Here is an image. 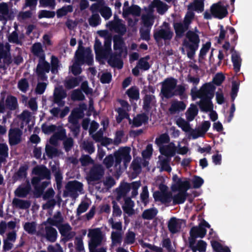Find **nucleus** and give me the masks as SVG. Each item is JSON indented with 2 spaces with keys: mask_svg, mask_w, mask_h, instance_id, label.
<instances>
[{
  "mask_svg": "<svg viewBox=\"0 0 252 252\" xmlns=\"http://www.w3.org/2000/svg\"><path fill=\"white\" fill-rule=\"evenodd\" d=\"M125 204L122 208L124 212L129 216L132 215L134 213L133 207L134 206V202L130 197H125L124 198Z\"/></svg>",
  "mask_w": 252,
  "mask_h": 252,
  "instance_id": "obj_31",
  "label": "nucleus"
},
{
  "mask_svg": "<svg viewBox=\"0 0 252 252\" xmlns=\"http://www.w3.org/2000/svg\"><path fill=\"white\" fill-rule=\"evenodd\" d=\"M78 48L75 54L76 63H85V58L86 57V49L83 46V41L80 40L78 42Z\"/></svg>",
  "mask_w": 252,
  "mask_h": 252,
  "instance_id": "obj_15",
  "label": "nucleus"
},
{
  "mask_svg": "<svg viewBox=\"0 0 252 252\" xmlns=\"http://www.w3.org/2000/svg\"><path fill=\"white\" fill-rule=\"evenodd\" d=\"M113 40L114 50L115 51L118 50L119 52L122 51V53H123V47L125 45V42L124 41L123 36L115 34L113 37Z\"/></svg>",
  "mask_w": 252,
  "mask_h": 252,
  "instance_id": "obj_24",
  "label": "nucleus"
},
{
  "mask_svg": "<svg viewBox=\"0 0 252 252\" xmlns=\"http://www.w3.org/2000/svg\"><path fill=\"white\" fill-rule=\"evenodd\" d=\"M161 84V93L162 95L167 99L171 98L173 92L177 85V80L173 77H168L165 79Z\"/></svg>",
  "mask_w": 252,
  "mask_h": 252,
  "instance_id": "obj_2",
  "label": "nucleus"
},
{
  "mask_svg": "<svg viewBox=\"0 0 252 252\" xmlns=\"http://www.w3.org/2000/svg\"><path fill=\"white\" fill-rule=\"evenodd\" d=\"M29 87V84L26 78H22L18 83V88L22 92L26 93Z\"/></svg>",
  "mask_w": 252,
  "mask_h": 252,
  "instance_id": "obj_57",
  "label": "nucleus"
},
{
  "mask_svg": "<svg viewBox=\"0 0 252 252\" xmlns=\"http://www.w3.org/2000/svg\"><path fill=\"white\" fill-rule=\"evenodd\" d=\"M225 76L222 73H218L214 77L212 82L214 84L219 86L225 80Z\"/></svg>",
  "mask_w": 252,
  "mask_h": 252,
  "instance_id": "obj_64",
  "label": "nucleus"
},
{
  "mask_svg": "<svg viewBox=\"0 0 252 252\" xmlns=\"http://www.w3.org/2000/svg\"><path fill=\"white\" fill-rule=\"evenodd\" d=\"M28 169V166L27 165L21 166L17 172L15 173V175L18 179H23L26 178L27 175V171Z\"/></svg>",
  "mask_w": 252,
  "mask_h": 252,
  "instance_id": "obj_56",
  "label": "nucleus"
},
{
  "mask_svg": "<svg viewBox=\"0 0 252 252\" xmlns=\"http://www.w3.org/2000/svg\"><path fill=\"white\" fill-rule=\"evenodd\" d=\"M158 213V210L155 208L146 209L143 212L142 217L144 220H151L157 216Z\"/></svg>",
  "mask_w": 252,
  "mask_h": 252,
  "instance_id": "obj_38",
  "label": "nucleus"
},
{
  "mask_svg": "<svg viewBox=\"0 0 252 252\" xmlns=\"http://www.w3.org/2000/svg\"><path fill=\"white\" fill-rule=\"evenodd\" d=\"M206 232L207 230L205 228L199 225L198 226H195L191 228L189 234H191L195 238L200 237L203 238L206 235Z\"/></svg>",
  "mask_w": 252,
  "mask_h": 252,
  "instance_id": "obj_28",
  "label": "nucleus"
},
{
  "mask_svg": "<svg viewBox=\"0 0 252 252\" xmlns=\"http://www.w3.org/2000/svg\"><path fill=\"white\" fill-rule=\"evenodd\" d=\"M65 189L70 193L71 196H75L77 195V191L81 192L83 190V184L76 180L69 181L65 186Z\"/></svg>",
  "mask_w": 252,
  "mask_h": 252,
  "instance_id": "obj_10",
  "label": "nucleus"
},
{
  "mask_svg": "<svg viewBox=\"0 0 252 252\" xmlns=\"http://www.w3.org/2000/svg\"><path fill=\"white\" fill-rule=\"evenodd\" d=\"M110 29L113 30L118 35L123 36L126 32V26L121 22V20L118 19L116 22L111 21L109 22Z\"/></svg>",
  "mask_w": 252,
  "mask_h": 252,
  "instance_id": "obj_16",
  "label": "nucleus"
},
{
  "mask_svg": "<svg viewBox=\"0 0 252 252\" xmlns=\"http://www.w3.org/2000/svg\"><path fill=\"white\" fill-rule=\"evenodd\" d=\"M104 170L100 164H95L91 168L88 176V180L91 182L98 181L103 177Z\"/></svg>",
  "mask_w": 252,
  "mask_h": 252,
  "instance_id": "obj_5",
  "label": "nucleus"
},
{
  "mask_svg": "<svg viewBox=\"0 0 252 252\" xmlns=\"http://www.w3.org/2000/svg\"><path fill=\"white\" fill-rule=\"evenodd\" d=\"M148 114L145 112V113L137 114L133 119V126L134 127H139L141 126L143 124L147 123L149 120Z\"/></svg>",
  "mask_w": 252,
  "mask_h": 252,
  "instance_id": "obj_26",
  "label": "nucleus"
},
{
  "mask_svg": "<svg viewBox=\"0 0 252 252\" xmlns=\"http://www.w3.org/2000/svg\"><path fill=\"white\" fill-rule=\"evenodd\" d=\"M187 190H181L173 197V205L181 204L185 202L188 193Z\"/></svg>",
  "mask_w": 252,
  "mask_h": 252,
  "instance_id": "obj_29",
  "label": "nucleus"
},
{
  "mask_svg": "<svg viewBox=\"0 0 252 252\" xmlns=\"http://www.w3.org/2000/svg\"><path fill=\"white\" fill-rule=\"evenodd\" d=\"M55 16V12L46 10H41L38 13V18L41 19L43 18H53Z\"/></svg>",
  "mask_w": 252,
  "mask_h": 252,
  "instance_id": "obj_63",
  "label": "nucleus"
},
{
  "mask_svg": "<svg viewBox=\"0 0 252 252\" xmlns=\"http://www.w3.org/2000/svg\"><path fill=\"white\" fill-rule=\"evenodd\" d=\"M94 50L96 55V59H104L103 48L101 41L97 38L95 39Z\"/></svg>",
  "mask_w": 252,
  "mask_h": 252,
  "instance_id": "obj_33",
  "label": "nucleus"
},
{
  "mask_svg": "<svg viewBox=\"0 0 252 252\" xmlns=\"http://www.w3.org/2000/svg\"><path fill=\"white\" fill-rule=\"evenodd\" d=\"M212 98H202L200 100L197 102L200 110L202 112H208L211 111L213 109V104L211 101Z\"/></svg>",
  "mask_w": 252,
  "mask_h": 252,
  "instance_id": "obj_17",
  "label": "nucleus"
},
{
  "mask_svg": "<svg viewBox=\"0 0 252 252\" xmlns=\"http://www.w3.org/2000/svg\"><path fill=\"white\" fill-rule=\"evenodd\" d=\"M22 131L19 128H10L8 133V141L11 146H15L20 143Z\"/></svg>",
  "mask_w": 252,
  "mask_h": 252,
  "instance_id": "obj_9",
  "label": "nucleus"
},
{
  "mask_svg": "<svg viewBox=\"0 0 252 252\" xmlns=\"http://www.w3.org/2000/svg\"><path fill=\"white\" fill-rule=\"evenodd\" d=\"M131 189L130 184L128 183H121L119 188L116 189L117 196L116 199L119 201L122 197H127L126 194Z\"/></svg>",
  "mask_w": 252,
  "mask_h": 252,
  "instance_id": "obj_18",
  "label": "nucleus"
},
{
  "mask_svg": "<svg viewBox=\"0 0 252 252\" xmlns=\"http://www.w3.org/2000/svg\"><path fill=\"white\" fill-rule=\"evenodd\" d=\"M141 19L144 26L147 28H151L154 22V16L151 13L142 15Z\"/></svg>",
  "mask_w": 252,
  "mask_h": 252,
  "instance_id": "obj_46",
  "label": "nucleus"
},
{
  "mask_svg": "<svg viewBox=\"0 0 252 252\" xmlns=\"http://www.w3.org/2000/svg\"><path fill=\"white\" fill-rule=\"evenodd\" d=\"M122 52H115L114 53L111 52L109 55L107 60L108 63L113 67H118L119 69H121L123 66V62L121 60L122 56Z\"/></svg>",
  "mask_w": 252,
  "mask_h": 252,
  "instance_id": "obj_8",
  "label": "nucleus"
},
{
  "mask_svg": "<svg viewBox=\"0 0 252 252\" xmlns=\"http://www.w3.org/2000/svg\"><path fill=\"white\" fill-rule=\"evenodd\" d=\"M32 52L33 55L38 57L39 59L43 56L45 57L44 50H43L40 43H35L32 45Z\"/></svg>",
  "mask_w": 252,
  "mask_h": 252,
  "instance_id": "obj_37",
  "label": "nucleus"
},
{
  "mask_svg": "<svg viewBox=\"0 0 252 252\" xmlns=\"http://www.w3.org/2000/svg\"><path fill=\"white\" fill-rule=\"evenodd\" d=\"M8 40L9 42L17 45H22V41L19 39V35L15 31H13L8 36Z\"/></svg>",
  "mask_w": 252,
  "mask_h": 252,
  "instance_id": "obj_50",
  "label": "nucleus"
},
{
  "mask_svg": "<svg viewBox=\"0 0 252 252\" xmlns=\"http://www.w3.org/2000/svg\"><path fill=\"white\" fill-rule=\"evenodd\" d=\"M190 188L189 182V181H182L181 179L178 180L176 184H174L172 186V189L173 191L188 190Z\"/></svg>",
  "mask_w": 252,
  "mask_h": 252,
  "instance_id": "obj_25",
  "label": "nucleus"
},
{
  "mask_svg": "<svg viewBox=\"0 0 252 252\" xmlns=\"http://www.w3.org/2000/svg\"><path fill=\"white\" fill-rule=\"evenodd\" d=\"M173 28L175 30L176 37L181 38L184 35L185 32L187 31L189 27L183 23L174 22Z\"/></svg>",
  "mask_w": 252,
  "mask_h": 252,
  "instance_id": "obj_21",
  "label": "nucleus"
},
{
  "mask_svg": "<svg viewBox=\"0 0 252 252\" xmlns=\"http://www.w3.org/2000/svg\"><path fill=\"white\" fill-rule=\"evenodd\" d=\"M160 154L167 158H171L174 157L176 152V148L173 144V146L169 145L163 146L159 148Z\"/></svg>",
  "mask_w": 252,
  "mask_h": 252,
  "instance_id": "obj_22",
  "label": "nucleus"
},
{
  "mask_svg": "<svg viewBox=\"0 0 252 252\" xmlns=\"http://www.w3.org/2000/svg\"><path fill=\"white\" fill-rule=\"evenodd\" d=\"M50 70V64L45 60V57L41 56L38 60L35 71L38 79L42 81H46L47 79L46 73H49Z\"/></svg>",
  "mask_w": 252,
  "mask_h": 252,
  "instance_id": "obj_3",
  "label": "nucleus"
},
{
  "mask_svg": "<svg viewBox=\"0 0 252 252\" xmlns=\"http://www.w3.org/2000/svg\"><path fill=\"white\" fill-rule=\"evenodd\" d=\"M100 13L101 16L106 20H108L112 15L111 8L107 6L104 5V4H103L101 8Z\"/></svg>",
  "mask_w": 252,
  "mask_h": 252,
  "instance_id": "obj_53",
  "label": "nucleus"
},
{
  "mask_svg": "<svg viewBox=\"0 0 252 252\" xmlns=\"http://www.w3.org/2000/svg\"><path fill=\"white\" fill-rule=\"evenodd\" d=\"M63 218L60 211H57L52 218H48L46 221L43 222V224L46 225L47 224L51 226L58 227L61 223H63Z\"/></svg>",
  "mask_w": 252,
  "mask_h": 252,
  "instance_id": "obj_14",
  "label": "nucleus"
},
{
  "mask_svg": "<svg viewBox=\"0 0 252 252\" xmlns=\"http://www.w3.org/2000/svg\"><path fill=\"white\" fill-rule=\"evenodd\" d=\"M59 67V60L58 58L55 56H52L50 65L51 72L53 74L58 73Z\"/></svg>",
  "mask_w": 252,
  "mask_h": 252,
  "instance_id": "obj_51",
  "label": "nucleus"
},
{
  "mask_svg": "<svg viewBox=\"0 0 252 252\" xmlns=\"http://www.w3.org/2000/svg\"><path fill=\"white\" fill-rule=\"evenodd\" d=\"M24 229L29 234H34L36 232V225L35 222H26L24 225Z\"/></svg>",
  "mask_w": 252,
  "mask_h": 252,
  "instance_id": "obj_55",
  "label": "nucleus"
},
{
  "mask_svg": "<svg viewBox=\"0 0 252 252\" xmlns=\"http://www.w3.org/2000/svg\"><path fill=\"white\" fill-rule=\"evenodd\" d=\"M81 81L82 78L80 77H72L65 81L64 86L68 90L72 89L78 86Z\"/></svg>",
  "mask_w": 252,
  "mask_h": 252,
  "instance_id": "obj_35",
  "label": "nucleus"
},
{
  "mask_svg": "<svg viewBox=\"0 0 252 252\" xmlns=\"http://www.w3.org/2000/svg\"><path fill=\"white\" fill-rule=\"evenodd\" d=\"M126 94L130 99L137 100L139 98V90L135 86H132L126 91Z\"/></svg>",
  "mask_w": 252,
  "mask_h": 252,
  "instance_id": "obj_41",
  "label": "nucleus"
},
{
  "mask_svg": "<svg viewBox=\"0 0 252 252\" xmlns=\"http://www.w3.org/2000/svg\"><path fill=\"white\" fill-rule=\"evenodd\" d=\"M31 187L28 185L24 187L18 188L15 191L16 196L19 197H25L30 192Z\"/></svg>",
  "mask_w": 252,
  "mask_h": 252,
  "instance_id": "obj_45",
  "label": "nucleus"
},
{
  "mask_svg": "<svg viewBox=\"0 0 252 252\" xmlns=\"http://www.w3.org/2000/svg\"><path fill=\"white\" fill-rule=\"evenodd\" d=\"M57 227L59 229L62 236H64L65 234L72 229L71 227L68 223L65 224L61 223V224Z\"/></svg>",
  "mask_w": 252,
  "mask_h": 252,
  "instance_id": "obj_62",
  "label": "nucleus"
},
{
  "mask_svg": "<svg viewBox=\"0 0 252 252\" xmlns=\"http://www.w3.org/2000/svg\"><path fill=\"white\" fill-rule=\"evenodd\" d=\"M153 7L157 8V12L160 14H163L167 10V5L160 0H154L151 3Z\"/></svg>",
  "mask_w": 252,
  "mask_h": 252,
  "instance_id": "obj_32",
  "label": "nucleus"
},
{
  "mask_svg": "<svg viewBox=\"0 0 252 252\" xmlns=\"http://www.w3.org/2000/svg\"><path fill=\"white\" fill-rule=\"evenodd\" d=\"M198 112V109L196 105L191 104L186 113L187 120L189 122L193 121L197 115Z\"/></svg>",
  "mask_w": 252,
  "mask_h": 252,
  "instance_id": "obj_34",
  "label": "nucleus"
},
{
  "mask_svg": "<svg viewBox=\"0 0 252 252\" xmlns=\"http://www.w3.org/2000/svg\"><path fill=\"white\" fill-rule=\"evenodd\" d=\"M204 3L202 0H194L188 6V9L195 11L197 12H202L204 11Z\"/></svg>",
  "mask_w": 252,
  "mask_h": 252,
  "instance_id": "obj_30",
  "label": "nucleus"
},
{
  "mask_svg": "<svg viewBox=\"0 0 252 252\" xmlns=\"http://www.w3.org/2000/svg\"><path fill=\"white\" fill-rule=\"evenodd\" d=\"M154 98H155V96L153 95L146 94L144 96L143 109L146 113H149L150 112L151 109V103Z\"/></svg>",
  "mask_w": 252,
  "mask_h": 252,
  "instance_id": "obj_39",
  "label": "nucleus"
},
{
  "mask_svg": "<svg viewBox=\"0 0 252 252\" xmlns=\"http://www.w3.org/2000/svg\"><path fill=\"white\" fill-rule=\"evenodd\" d=\"M45 152L50 158H52L54 157L58 156V150L56 148L48 144L45 147Z\"/></svg>",
  "mask_w": 252,
  "mask_h": 252,
  "instance_id": "obj_52",
  "label": "nucleus"
},
{
  "mask_svg": "<svg viewBox=\"0 0 252 252\" xmlns=\"http://www.w3.org/2000/svg\"><path fill=\"white\" fill-rule=\"evenodd\" d=\"M80 161L82 166H86L94 162V160L88 155H83L80 158Z\"/></svg>",
  "mask_w": 252,
  "mask_h": 252,
  "instance_id": "obj_58",
  "label": "nucleus"
},
{
  "mask_svg": "<svg viewBox=\"0 0 252 252\" xmlns=\"http://www.w3.org/2000/svg\"><path fill=\"white\" fill-rule=\"evenodd\" d=\"M153 151V149L152 145L151 144H148L147 145L146 149L142 152V157L144 159L150 158L152 156Z\"/></svg>",
  "mask_w": 252,
  "mask_h": 252,
  "instance_id": "obj_60",
  "label": "nucleus"
},
{
  "mask_svg": "<svg viewBox=\"0 0 252 252\" xmlns=\"http://www.w3.org/2000/svg\"><path fill=\"white\" fill-rule=\"evenodd\" d=\"M189 122V121H187L183 118L180 117L177 120L176 124L179 127L181 128L183 131L188 132L191 129Z\"/></svg>",
  "mask_w": 252,
  "mask_h": 252,
  "instance_id": "obj_43",
  "label": "nucleus"
},
{
  "mask_svg": "<svg viewBox=\"0 0 252 252\" xmlns=\"http://www.w3.org/2000/svg\"><path fill=\"white\" fill-rule=\"evenodd\" d=\"M173 34V32L171 30L161 29L154 32V38L157 42H159L161 39H163L165 41L170 40L172 38Z\"/></svg>",
  "mask_w": 252,
  "mask_h": 252,
  "instance_id": "obj_13",
  "label": "nucleus"
},
{
  "mask_svg": "<svg viewBox=\"0 0 252 252\" xmlns=\"http://www.w3.org/2000/svg\"><path fill=\"white\" fill-rule=\"evenodd\" d=\"M67 96V93L62 86L55 88L53 94V101L60 107H63L65 105L63 99Z\"/></svg>",
  "mask_w": 252,
  "mask_h": 252,
  "instance_id": "obj_6",
  "label": "nucleus"
},
{
  "mask_svg": "<svg viewBox=\"0 0 252 252\" xmlns=\"http://www.w3.org/2000/svg\"><path fill=\"white\" fill-rule=\"evenodd\" d=\"M211 12L212 15L215 18L221 19L228 14L227 8L222 5L220 2L214 3L211 6Z\"/></svg>",
  "mask_w": 252,
  "mask_h": 252,
  "instance_id": "obj_7",
  "label": "nucleus"
},
{
  "mask_svg": "<svg viewBox=\"0 0 252 252\" xmlns=\"http://www.w3.org/2000/svg\"><path fill=\"white\" fill-rule=\"evenodd\" d=\"M88 237L90 238L88 244L89 251L95 249L101 244L103 238L101 231L99 228L90 230Z\"/></svg>",
  "mask_w": 252,
  "mask_h": 252,
  "instance_id": "obj_4",
  "label": "nucleus"
},
{
  "mask_svg": "<svg viewBox=\"0 0 252 252\" xmlns=\"http://www.w3.org/2000/svg\"><path fill=\"white\" fill-rule=\"evenodd\" d=\"M178 223L177 219L175 217L171 218L168 222L169 231L172 234H175L178 232Z\"/></svg>",
  "mask_w": 252,
  "mask_h": 252,
  "instance_id": "obj_48",
  "label": "nucleus"
},
{
  "mask_svg": "<svg viewBox=\"0 0 252 252\" xmlns=\"http://www.w3.org/2000/svg\"><path fill=\"white\" fill-rule=\"evenodd\" d=\"M239 83H238L236 81H233L232 83V88L231 90V98L232 101H233L236 97L237 95V93L239 91Z\"/></svg>",
  "mask_w": 252,
  "mask_h": 252,
  "instance_id": "obj_59",
  "label": "nucleus"
},
{
  "mask_svg": "<svg viewBox=\"0 0 252 252\" xmlns=\"http://www.w3.org/2000/svg\"><path fill=\"white\" fill-rule=\"evenodd\" d=\"M73 11V6L71 5H65L57 10L56 14L58 18H61L67 15L69 12Z\"/></svg>",
  "mask_w": 252,
  "mask_h": 252,
  "instance_id": "obj_47",
  "label": "nucleus"
},
{
  "mask_svg": "<svg viewBox=\"0 0 252 252\" xmlns=\"http://www.w3.org/2000/svg\"><path fill=\"white\" fill-rule=\"evenodd\" d=\"M4 103L6 108L11 111L16 110L18 106L17 98L11 94L7 96Z\"/></svg>",
  "mask_w": 252,
  "mask_h": 252,
  "instance_id": "obj_23",
  "label": "nucleus"
},
{
  "mask_svg": "<svg viewBox=\"0 0 252 252\" xmlns=\"http://www.w3.org/2000/svg\"><path fill=\"white\" fill-rule=\"evenodd\" d=\"M32 173L38 176L42 180L51 179V172L45 165H37L35 166L32 171Z\"/></svg>",
  "mask_w": 252,
  "mask_h": 252,
  "instance_id": "obj_12",
  "label": "nucleus"
},
{
  "mask_svg": "<svg viewBox=\"0 0 252 252\" xmlns=\"http://www.w3.org/2000/svg\"><path fill=\"white\" fill-rule=\"evenodd\" d=\"M71 99L74 100L82 101L85 98V95L79 90H75L71 94Z\"/></svg>",
  "mask_w": 252,
  "mask_h": 252,
  "instance_id": "obj_61",
  "label": "nucleus"
},
{
  "mask_svg": "<svg viewBox=\"0 0 252 252\" xmlns=\"http://www.w3.org/2000/svg\"><path fill=\"white\" fill-rule=\"evenodd\" d=\"M186 39L183 41V45L188 49L187 51L188 57L190 59H192L199 47V36L195 32L189 30L186 32Z\"/></svg>",
  "mask_w": 252,
  "mask_h": 252,
  "instance_id": "obj_1",
  "label": "nucleus"
},
{
  "mask_svg": "<svg viewBox=\"0 0 252 252\" xmlns=\"http://www.w3.org/2000/svg\"><path fill=\"white\" fill-rule=\"evenodd\" d=\"M131 149L129 147H124L121 148V154L123 157V160L125 166L128 163L131 159V157L130 155Z\"/></svg>",
  "mask_w": 252,
  "mask_h": 252,
  "instance_id": "obj_42",
  "label": "nucleus"
},
{
  "mask_svg": "<svg viewBox=\"0 0 252 252\" xmlns=\"http://www.w3.org/2000/svg\"><path fill=\"white\" fill-rule=\"evenodd\" d=\"M118 112V115L116 116V119L117 123H121L124 119H128L129 124H131V120L129 118V114L121 107H119L116 110Z\"/></svg>",
  "mask_w": 252,
  "mask_h": 252,
  "instance_id": "obj_36",
  "label": "nucleus"
},
{
  "mask_svg": "<svg viewBox=\"0 0 252 252\" xmlns=\"http://www.w3.org/2000/svg\"><path fill=\"white\" fill-rule=\"evenodd\" d=\"M186 108V104L183 101L176 100L173 102L169 108V112L172 115L183 111Z\"/></svg>",
  "mask_w": 252,
  "mask_h": 252,
  "instance_id": "obj_19",
  "label": "nucleus"
},
{
  "mask_svg": "<svg viewBox=\"0 0 252 252\" xmlns=\"http://www.w3.org/2000/svg\"><path fill=\"white\" fill-rule=\"evenodd\" d=\"M101 21V18L98 13L93 14L88 19L89 25L93 27L100 25Z\"/></svg>",
  "mask_w": 252,
  "mask_h": 252,
  "instance_id": "obj_49",
  "label": "nucleus"
},
{
  "mask_svg": "<svg viewBox=\"0 0 252 252\" xmlns=\"http://www.w3.org/2000/svg\"><path fill=\"white\" fill-rule=\"evenodd\" d=\"M231 61L234 71L238 73L240 70L242 59L239 54L236 51H234L231 55Z\"/></svg>",
  "mask_w": 252,
  "mask_h": 252,
  "instance_id": "obj_27",
  "label": "nucleus"
},
{
  "mask_svg": "<svg viewBox=\"0 0 252 252\" xmlns=\"http://www.w3.org/2000/svg\"><path fill=\"white\" fill-rule=\"evenodd\" d=\"M12 203L16 207L22 209H28L31 205L29 201L23 200L16 198L13 199Z\"/></svg>",
  "mask_w": 252,
  "mask_h": 252,
  "instance_id": "obj_44",
  "label": "nucleus"
},
{
  "mask_svg": "<svg viewBox=\"0 0 252 252\" xmlns=\"http://www.w3.org/2000/svg\"><path fill=\"white\" fill-rule=\"evenodd\" d=\"M112 36L108 37L105 39H104V46L103 47V52L104 54V59H107L108 58L109 55L112 52Z\"/></svg>",
  "mask_w": 252,
  "mask_h": 252,
  "instance_id": "obj_40",
  "label": "nucleus"
},
{
  "mask_svg": "<svg viewBox=\"0 0 252 252\" xmlns=\"http://www.w3.org/2000/svg\"><path fill=\"white\" fill-rule=\"evenodd\" d=\"M170 141V137L167 133H163L161 134L159 137L156 139L155 143L160 146L163 144L168 143Z\"/></svg>",
  "mask_w": 252,
  "mask_h": 252,
  "instance_id": "obj_54",
  "label": "nucleus"
},
{
  "mask_svg": "<svg viewBox=\"0 0 252 252\" xmlns=\"http://www.w3.org/2000/svg\"><path fill=\"white\" fill-rule=\"evenodd\" d=\"M216 87L211 83L204 84L199 90L198 93L201 94L202 98H213Z\"/></svg>",
  "mask_w": 252,
  "mask_h": 252,
  "instance_id": "obj_11",
  "label": "nucleus"
},
{
  "mask_svg": "<svg viewBox=\"0 0 252 252\" xmlns=\"http://www.w3.org/2000/svg\"><path fill=\"white\" fill-rule=\"evenodd\" d=\"M45 237L46 239L51 242H55L57 239L58 232L57 230L52 226H46L45 227Z\"/></svg>",
  "mask_w": 252,
  "mask_h": 252,
  "instance_id": "obj_20",
  "label": "nucleus"
}]
</instances>
